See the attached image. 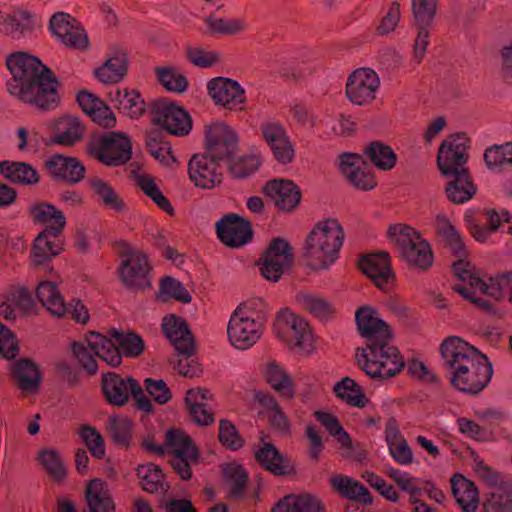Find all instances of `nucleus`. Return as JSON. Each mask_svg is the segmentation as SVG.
Masks as SVG:
<instances>
[{
	"instance_id": "obj_1",
	"label": "nucleus",
	"mask_w": 512,
	"mask_h": 512,
	"mask_svg": "<svg viewBox=\"0 0 512 512\" xmlns=\"http://www.w3.org/2000/svg\"><path fill=\"white\" fill-rule=\"evenodd\" d=\"M6 65L12 75V79L7 82V90L11 95L40 110H52L58 106V81L38 58L25 52H16L7 57Z\"/></svg>"
},
{
	"instance_id": "obj_2",
	"label": "nucleus",
	"mask_w": 512,
	"mask_h": 512,
	"mask_svg": "<svg viewBox=\"0 0 512 512\" xmlns=\"http://www.w3.org/2000/svg\"><path fill=\"white\" fill-rule=\"evenodd\" d=\"M439 352L450 385L458 391L477 395L491 381L493 368L487 356L461 337L445 338Z\"/></svg>"
},
{
	"instance_id": "obj_3",
	"label": "nucleus",
	"mask_w": 512,
	"mask_h": 512,
	"mask_svg": "<svg viewBox=\"0 0 512 512\" xmlns=\"http://www.w3.org/2000/svg\"><path fill=\"white\" fill-rule=\"evenodd\" d=\"M344 231L338 220L325 219L313 228L306 240L305 256L313 269L326 270L339 257Z\"/></svg>"
},
{
	"instance_id": "obj_4",
	"label": "nucleus",
	"mask_w": 512,
	"mask_h": 512,
	"mask_svg": "<svg viewBox=\"0 0 512 512\" xmlns=\"http://www.w3.org/2000/svg\"><path fill=\"white\" fill-rule=\"evenodd\" d=\"M392 339H382L362 349L361 369L373 379L380 381L397 376L405 367V361Z\"/></svg>"
},
{
	"instance_id": "obj_5",
	"label": "nucleus",
	"mask_w": 512,
	"mask_h": 512,
	"mask_svg": "<svg viewBox=\"0 0 512 512\" xmlns=\"http://www.w3.org/2000/svg\"><path fill=\"white\" fill-rule=\"evenodd\" d=\"M111 337L115 342L100 333L90 332L86 336V342L94 350L98 358L112 367H117L121 364L122 355L137 357L144 350V341L137 334H124L123 332L112 330Z\"/></svg>"
},
{
	"instance_id": "obj_6",
	"label": "nucleus",
	"mask_w": 512,
	"mask_h": 512,
	"mask_svg": "<svg viewBox=\"0 0 512 512\" xmlns=\"http://www.w3.org/2000/svg\"><path fill=\"white\" fill-rule=\"evenodd\" d=\"M147 450L157 455L165 453L171 456L170 463L182 480L192 478L191 464L198 461L199 452L191 438L181 430H169L165 435V447L152 442H145Z\"/></svg>"
},
{
	"instance_id": "obj_7",
	"label": "nucleus",
	"mask_w": 512,
	"mask_h": 512,
	"mask_svg": "<svg viewBox=\"0 0 512 512\" xmlns=\"http://www.w3.org/2000/svg\"><path fill=\"white\" fill-rule=\"evenodd\" d=\"M387 233L400 255L410 265L420 270L432 266L434 257L431 246L416 229L399 223L391 225Z\"/></svg>"
},
{
	"instance_id": "obj_8",
	"label": "nucleus",
	"mask_w": 512,
	"mask_h": 512,
	"mask_svg": "<svg viewBox=\"0 0 512 512\" xmlns=\"http://www.w3.org/2000/svg\"><path fill=\"white\" fill-rule=\"evenodd\" d=\"M102 390L108 403L114 406L125 405L131 395L138 409L147 413L153 411L150 399L133 378H123L114 372L107 373L102 379Z\"/></svg>"
},
{
	"instance_id": "obj_9",
	"label": "nucleus",
	"mask_w": 512,
	"mask_h": 512,
	"mask_svg": "<svg viewBox=\"0 0 512 512\" xmlns=\"http://www.w3.org/2000/svg\"><path fill=\"white\" fill-rule=\"evenodd\" d=\"M274 331L291 348L304 352L313 349V334L307 321L289 310L278 314Z\"/></svg>"
},
{
	"instance_id": "obj_10",
	"label": "nucleus",
	"mask_w": 512,
	"mask_h": 512,
	"mask_svg": "<svg viewBox=\"0 0 512 512\" xmlns=\"http://www.w3.org/2000/svg\"><path fill=\"white\" fill-rule=\"evenodd\" d=\"M151 117L155 125L173 136L184 137L192 130L190 114L184 108L165 99L152 102Z\"/></svg>"
},
{
	"instance_id": "obj_11",
	"label": "nucleus",
	"mask_w": 512,
	"mask_h": 512,
	"mask_svg": "<svg viewBox=\"0 0 512 512\" xmlns=\"http://www.w3.org/2000/svg\"><path fill=\"white\" fill-rule=\"evenodd\" d=\"M89 153L107 166H120L130 160L132 145L121 133L110 132L90 143Z\"/></svg>"
},
{
	"instance_id": "obj_12",
	"label": "nucleus",
	"mask_w": 512,
	"mask_h": 512,
	"mask_svg": "<svg viewBox=\"0 0 512 512\" xmlns=\"http://www.w3.org/2000/svg\"><path fill=\"white\" fill-rule=\"evenodd\" d=\"M205 151L220 163L230 161L238 151L237 134L225 123H213L205 130Z\"/></svg>"
},
{
	"instance_id": "obj_13",
	"label": "nucleus",
	"mask_w": 512,
	"mask_h": 512,
	"mask_svg": "<svg viewBox=\"0 0 512 512\" xmlns=\"http://www.w3.org/2000/svg\"><path fill=\"white\" fill-rule=\"evenodd\" d=\"M292 262V247L286 240L278 237L271 240L257 264L263 278L271 282H278Z\"/></svg>"
},
{
	"instance_id": "obj_14",
	"label": "nucleus",
	"mask_w": 512,
	"mask_h": 512,
	"mask_svg": "<svg viewBox=\"0 0 512 512\" xmlns=\"http://www.w3.org/2000/svg\"><path fill=\"white\" fill-rule=\"evenodd\" d=\"M263 324L249 315L243 308H237L228 322L227 334L230 343L239 350L253 346L262 334Z\"/></svg>"
},
{
	"instance_id": "obj_15",
	"label": "nucleus",
	"mask_w": 512,
	"mask_h": 512,
	"mask_svg": "<svg viewBox=\"0 0 512 512\" xmlns=\"http://www.w3.org/2000/svg\"><path fill=\"white\" fill-rule=\"evenodd\" d=\"M468 138L463 134L450 135L445 139L438 150L437 164L442 175L462 173L468 170Z\"/></svg>"
},
{
	"instance_id": "obj_16",
	"label": "nucleus",
	"mask_w": 512,
	"mask_h": 512,
	"mask_svg": "<svg viewBox=\"0 0 512 512\" xmlns=\"http://www.w3.org/2000/svg\"><path fill=\"white\" fill-rule=\"evenodd\" d=\"M187 169L190 181L200 189H214L223 181L221 163L204 152L194 154Z\"/></svg>"
},
{
	"instance_id": "obj_17",
	"label": "nucleus",
	"mask_w": 512,
	"mask_h": 512,
	"mask_svg": "<svg viewBox=\"0 0 512 512\" xmlns=\"http://www.w3.org/2000/svg\"><path fill=\"white\" fill-rule=\"evenodd\" d=\"M379 86L380 79L374 70L359 68L348 77L346 96L355 105H367L375 99Z\"/></svg>"
},
{
	"instance_id": "obj_18",
	"label": "nucleus",
	"mask_w": 512,
	"mask_h": 512,
	"mask_svg": "<svg viewBox=\"0 0 512 512\" xmlns=\"http://www.w3.org/2000/svg\"><path fill=\"white\" fill-rule=\"evenodd\" d=\"M216 233L220 241L230 248H239L250 242L253 231L248 220L230 213L216 223Z\"/></svg>"
},
{
	"instance_id": "obj_19",
	"label": "nucleus",
	"mask_w": 512,
	"mask_h": 512,
	"mask_svg": "<svg viewBox=\"0 0 512 512\" xmlns=\"http://www.w3.org/2000/svg\"><path fill=\"white\" fill-rule=\"evenodd\" d=\"M50 31L65 46L86 49L88 37L78 21L64 12L55 13L49 22Z\"/></svg>"
},
{
	"instance_id": "obj_20",
	"label": "nucleus",
	"mask_w": 512,
	"mask_h": 512,
	"mask_svg": "<svg viewBox=\"0 0 512 512\" xmlns=\"http://www.w3.org/2000/svg\"><path fill=\"white\" fill-rule=\"evenodd\" d=\"M262 138L269 146L274 158L281 164L291 163L295 157L294 147L284 126L267 121L260 125Z\"/></svg>"
},
{
	"instance_id": "obj_21",
	"label": "nucleus",
	"mask_w": 512,
	"mask_h": 512,
	"mask_svg": "<svg viewBox=\"0 0 512 512\" xmlns=\"http://www.w3.org/2000/svg\"><path fill=\"white\" fill-rule=\"evenodd\" d=\"M355 320L360 335L366 340V346L382 339H392L389 325L379 317L374 308L360 307L355 313Z\"/></svg>"
},
{
	"instance_id": "obj_22",
	"label": "nucleus",
	"mask_w": 512,
	"mask_h": 512,
	"mask_svg": "<svg viewBox=\"0 0 512 512\" xmlns=\"http://www.w3.org/2000/svg\"><path fill=\"white\" fill-rule=\"evenodd\" d=\"M339 169L357 189L372 190L377 185L374 174L366 169L365 162L359 154L344 153L340 155Z\"/></svg>"
},
{
	"instance_id": "obj_23",
	"label": "nucleus",
	"mask_w": 512,
	"mask_h": 512,
	"mask_svg": "<svg viewBox=\"0 0 512 512\" xmlns=\"http://www.w3.org/2000/svg\"><path fill=\"white\" fill-rule=\"evenodd\" d=\"M208 93L217 105L232 110L240 108L245 103V92L237 81L218 77L210 80L207 85Z\"/></svg>"
},
{
	"instance_id": "obj_24",
	"label": "nucleus",
	"mask_w": 512,
	"mask_h": 512,
	"mask_svg": "<svg viewBox=\"0 0 512 512\" xmlns=\"http://www.w3.org/2000/svg\"><path fill=\"white\" fill-rule=\"evenodd\" d=\"M150 265L145 254L139 251L130 252L119 268L120 278L128 287L145 288L150 285L148 275Z\"/></svg>"
},
{
	"instance_id": "obj_25",
	"label": "nucleus",
	"mask_w": 512,
	"mask_h": 512,
	"mask_svg": "<svg viewBox=\"0 0 512 512\" xmlns=\"http://www.w3.org/2000/svg\"><path fill=\"white\" fill-rule=\"evenodd\" d=\"M359 267L381 290H388L393 281L390 257L386 252H378L364 256Z\"/></svg>"
},
{
	"instance_id": "obj_26",
	"label": "nucleus",
	"mask_w": 512,
	"mask_h": 512,
	"mask_svg": "<svg viewBox=\"0 0 512 512\" xmlns=\"http://www.w3.org/2000/svg\"><path fill=\"white\" fill-rule=\"evenodd\" d=\"M161 326L177 353L195 352L194 337L186 320L172 314L163 318Z\"/></svg>"
},
{
	"instance_id": "obj_27",
	"label": "nucleus",
	"mask_w": 512,
	"mask_h": 512,
	"mask_svg": "<svg viewBox=\"0 0 512 512\" xmlns=\"http://www.w3.org/2000/svg\"><path fill=\"white\" fill-rule=\"evenodd\" d=\"M29 217L33 223L44 225L45 228L41 232L50 233L53 238H58L66 226L64 213L48 202H38L31 205L29 207Z\"/></svg>"
},
{
	"instance_id": "obj_28",
	"label": "nucleus",
	"mask_w": 512,
	"mask_h": 512,
	"mask_svg": "<svg viewBox=\"0 0 512 512\" xmlns=\"http://www.w3.org/2000/svg\"><path fill=\"white\" fill-rule=\"evenodd\" d=\"M263 192L283 211H292L300 203L301 192L291 180L273 179L266 183Z\"/></svg>"
},
{
	"instance_id": "obj_29",
	"label": "nucleus",
	"mask_w": 512,
	"mask_h": 512,
	"mask_svg": "<svg viewBox=\"0 0 512 512\" xmlns=\"http://www.w3.org/2000/svg\"><path fill=\"white\" fill-rule=\"evenodd\" d=\"M462 267L463 262L460 261L458 263H454L453 271L458 279L463 283H468L469 287L465 285H455L453 289L465 298L470 299L472 302L480 303L485 307H489V304L483 302L481 299L475 298L474 295L479 292L491 297V292H493L492 288L496 286L495 277L490 278L489 283H486L481 278L473 275L470 271L465 270Z\"/></svg>"
},
{
	"instance_id": "obj_30",
	"label": "nucleus",
	"mask_w": 512,
	"mask_h": 512,
	"mask_svg": "<svg viewBox=\"0 0 512 512\" xmlns=\"http://www.w3.org/2000/svg\"><path fill=\"white\" fill-rule=\"evenodd\" d=\"M45 167L54 179L69 184H76L85 176V167L74 157L52 155L45 161Z\"/></svg>"
},
{
	"instance_id": "obj_31",
	"label": "nucleus",
	"mask_w": 512,
	"mask_h": 512,
	"mask_svg": "<svg viewBox=\"0 0 512 512\" xmlns=\"http://www.w3.org/2000/svg\"><path fill=\"white\" fill-rule=\"evenodd\" d=\"M446 180L445 194L448 200L454 204H463L474 197L477 187L474 184L469 170L462 173L443 175Z\"/></svg>"
},
{
	"instance_id": "obj_32",
	"label": "nucleus",
	"mask_w": 512,
	"mask_h": 512,
	"mask_svg": "<svg viewBox=\"0 0 512 512\" xmlns=\"http://www.w3.org/2000/svg\"><path fill=\"white\" fill-rule=\"evenodd\" d=\"M486 225L481 226L471 213H466L464 216L465 224L470 231L471 235L479 242H484L491 233L495 232L502 222L512 225V216L509 211L503 210L498 214L494 210H488L485 213Z\"/></svg>"
},
{
	"instance_id": "obj_33",
	"label": "nucleus",
	"mask_w": 512,
	"mask_h": 512,
	"mask_svg": "<svg viewBox=\"0 0 512 512\" xmlns=\"http://www.w3.org/2000/svg\"><path fill=\"white\" fill-rule=\"evenodd\" d=\"M0 175L9 182L22 186H33L40 181L38 171L29 163L21 161H1Z\"/></svg>"
},
{
	"instance_id": "obj_34",
	"label": "nucleus",
	"mask_w": 512,
	"mask_h": 512,
	"mask_svg": "<svg viewBox=\"0 0 512 512\" xmlns=\"http://www.w3.org/2000/svg\"><path fill=\"white\" fill-rule=\"evenodd\" d=\"M84 132L85 127L77 117L63 116L54 123L53 136L50 143L67 147L73 146L83 138Z\"/></svg>"
},
{
	"instance_id": "obj_35",
	"label": "nucleus",
	"mask_w": 512,
	"mask_h": 512,
	"mask_svg": "<svg viewBox=\"0 0 512 512\" xmlns=\"http://www.w3.org/2000/svg\"><path fill=\"white\" fill-rule=\"evenodd\" d=\"M451 488L462 512H475L479 504V492L475 484L460 474L451 479Z\"/></svg>"
},
{
	"instance_id": "obj_36",
	"label": "nucleus",
	"mask_w": 512,
	"mask_h": 512,
	"mask_svg": "<svg viewBox=\"0 0 512 512\" xmlns=\"http://www.w3.org/2000/svg\"><path fill=\"white\" fill-rule=\"evenodd\" d=\"M264 376L270 387L281 397H295V383L289 373L277 362L269 361L264 370Z\"/></svg>"
},
{
	"instance_id": "obj_37",
	"label": "nucleus",
	"mask_w": 512,
	"mask_h": 512,
	"mask_svg": "<svg viewBox=\"0 0 512 512\" xmlns=\"http://www.w3.org/2000/svg\"><path fill=\"white\" fill-rule=\"evenodd\" d=\"M11 373L18 387L23 391H35L41 383L38 366L31 359H19L12 363Z\"/></svg>"
},
{
	"instance_id": "obj_38",
	"label": "nucleus",
	"mask_w": 512,
	"mask_h": 512,
	"mask_svg": "<svg viewBox=\"0 0 512 512\" xmlns=\"http://www.w3.org/2000/svg\"><path fill=\"white\" fill-rule=\"evenodd\" d=\"M50 233L40 232L33 241L31 249V263L34 266L43 265L58 256L62 251V244Z\"/></svg>"
},
{
	"instance_id": "obj_39",
	"label": "nucleus",
	"mask_w": 512,
	"mask_h": 512,
	"mask_svg": "<svg viewBox=\"0 0 512 512\" xmlns=\"http://www.w3.org/2000/svg\"><path fill=\"white\" fill-rule=\"evenodd\" d=\"M110 100L121 113L131 118L140 117L146 110L145 101L135 90L116 89L110 93Z\"/></svg>"
},
{
	"instance_id": "obj_40",
	"label": "nucleus",
	"mask_w": 512,
	"mask_h": 512,
	"mask_svg": "<svg viewBox=\"0 0 512 512\" xmlns=\"http://www.w3.org/2000/svg\"><path fill=\"white\" fill-rule=\"evenodd\" d=\"M86 500L91 512H114L115 510L107 484L99 478L92 479L87 485Z\"/></svg>"
},
{
	"instance_id": "obj_41",
	"label": "nucleus",
	"mask_w": 512,
	"mask_h": 512,
	"mask_svg": "<svg viewBox=\"0 0 512 512\" xmlns=\"http://www.w3.org/2000/svg\"><path fill=\"white\" fill-rule=\"evenodd\" d=\"M332 488L342 497L365 504L372 502L369 490L360 482L346 475H335L330 478Z\"/></svg>"
},
{
	"instance_id": "obj_42",
	"label": "nucleus",
	"mask_w": 512,
	"mask_h": 512,
	"mask_svg": "<svg viewBox=\"0 0 512 512\" xmlns=\"http://www.w3.org/2000/svg\"><path fill=\"white\" fill-rule=\"evenodd\" d=\"M321 502L310 494H289L279 500L271 512H320Z\"/></svg>"
},
{
	"instance_id": "obj_43",
	"label": "nucleus",
	"mask_w": 512,
	"mask_h": 512,
	"mask_svg": "<svg viewBox=\"0 0 512 512\" xmlns=\"http://www.w3.org/2000/svg\"><path fill=\"white\" fill-rule=\"evenodd\" d=\"M256 460L266 470L275 475H287L293 467L285 459L273 444L265 443L256 453Z\"/></svg>"
},
{
	"instance_id": "obj_44",
	"label": "nucleus",
	"mask_w": 512,
	"mask_h": 512,
	"mask_svg": "<svg viewBox=\"0 0 512 512\" xmlns=\"http://www.w3.org/2000/svg\"><path fill=\"white\" fill-rule=\"evenodd\" d=\"M333 391L337 398L351 407L364 408L369 403L362 387L350 377L336 382Z\"/></svg>"
},
{
	"instance_id": "obj_45",
	"label": "nucleus",
	"mask_w": 512,
	"mask_h": 512,
	"mask_svg": "<svg viewBox=\"0 0 512 512\" xmlns=\"http://www.w3.org/2000/svg\"><path fill=\"white\" fill-rule=\"evenodd\" d=\"M87 184L106 208L115 212H124L127 209L123 199L108 182L95 176L89 178Z\"/></svg>"
},
{
	"instance_id": "obj_46",
	"label": "nucleus",
	"mask_w": 512,
	"mask_h": 512,
	"mask_svg": "<svg viewBox=\"0 0 512 512\" xmlns=\"http://www.w3.org/2000/svg\"><path fill=\"white\" fill-rule=\"evenodd\" d=\"M36 296L41 304L53 315L61 317L66 314L67 305L57 286L53 282L42 281L36 288Z\"/></svg>"
},
{
	"instance_id": "obj_47",
	"label": "nucleus",
	"mask_w": 512,
	"mask_h": 512,
	"mask_svg": "<svg viewBox=\"0 0 512 512\" xmlns=\"http://www.w3.org/2000/svg\"><path fill=\"white\" fill-rule=\"evenodd\" d=\"M143 490L149 493L167 492L169 485L164 481V474L154 463L139 465L136 469Z\"/></svg>"
},
{
	"instance_id": "obj_48",
	"label": "nucleus",
	"mask_w": 512,
	"mask_h": 512,
	"mask_svg": "<svg viewBox=\"0 0 512 512\" xmlns=\"http://www.w3.org/2000/svg\"><path fill=\"white\" fill-rule=\"evenodd\" d=\"M127 73V58L124 53H118L109 59L98 69L95 75L100 82L113 84L121 81Z\"/></svg>"
},
{
	"instance_id": "obj_49",
	"label": "nucleus",
	"mask_w": 512,
	"mask_h": 512,
	"mask_svg": "<svg viewBox=\"0 0 512 512\" xmlns=\"http://www.w3.org/2000/svg\"><path fill=\"white\" fill-rule=\"evenodd\" d=\"M31 17L25 12L0 14V32L13 38H19L32 30Z\"/></svg>"
},
{
	"instance_id": "obj_50",
	"label": "nucleus",
	"mask_w": 512,
	"mask_h": 512,
	"mask_svg": "<svg viewBox=\"0 0 512 512\" xmlns=\"http://www.w3.org/2000/svg\"><path fill=\"white\" fill-rule=\"evenodd\" d=\"M314 417L342 448L347 451L352 449V439L335 415L318 410L314 412Z\"/></svg>"
},
{
	"instance_id": "obj_51",
	"label": "nucleus",
	"mask_w": 512,
	"mask_h": 512,
	"mask_svg": "<svg viewBox=\"0 0 512 512\" xmlns=\"http://www.w3.org/2000/svg\"><path fill=\"white\" fill-rule=\"evenodd\" d=\"M364 154L380 170L389 171L396 165L397 156L393 149L381 142H372L364 150Z\"/></svg>"
},
{
	"instance_id": "obj_52",
	"label": "nucleus",
	"mask_w": 512,
	"mask_h": 512,
	"mask_svg": "<svg viewBox=\"0 0 512 512\" xmlns=\"http://www.w3.org/2000/svg\"><path fill=\"white\" fill-rule=\"evenodd\" d=\"M137 185L160 209L172 214L174 209L170 201L161 192L155 180L149 175H139L136 178Z\"/></svg>"
},
{
	"instance_id": "obj_53",
	"label": "nucleus",
	"mask_w": 512,
	"mask_h": 512,
	"mask_svg": "<svg viewBox=\"0 0 512 512\" xmlns=\"http://www.w3.org/2000/svg\"><path fill=\"white\" fill-rule=\"evenodd\" d=\"M156 74L159 82L168 90L183 93L187 90L188 80L186 76L174 67H158Z\"/></svg>"
},
{
	"instance_id": "obj_54",
	"label": "nucleus",
	"mask_w": 512,
	"mask_h": 512,
	"mask_svg": "<svg viewBox=\"0 0 512 512\" xmlns=\"http://www.w3.org/2000/svg\"><path fill=\"white\" fill-rule=\"evenodd\" d=\"M38 459L49 477L55 482H62L66 477V469L61 456L56 450L44 449L39 453Z\"/></svg>"
},
{
	"instance_id": "obj_55",
	"label": "nucleus",
	"mask_w": 512,
	"mask_h": 512,
	"mask_svg": "<svg viewBox=\"0 0 512 512\" xmlns=\"http://www.w3.org/2000/svg\"><path fill=\"white\" fill-rule=\"evenodd\" d=\"M223 474L229 485V497H241L245 491L248 478L245 469L236 464H229L224 468Z\"/></svg>"
},
{
	"instance_id": "obj_56",
	"label": "nucleus",
	"mask_w": 512,
	"mask_h": 512,
	"mask_svg": "<svg viewBox=\"0 0 512 512\" xmlns=\"http://www.w3.org/2000/svg\"><path fill=\"white\" fill-rule=\"evenodd\" d=\"M483 512H512V492L498 488L482 502Z\"/></svg>"
},
{
	"instance_id": "obj_57",
	"label": "nucleus",
	"mask_w": 512,
	"mask_h": 512,
	"mask_svg": "<svg viewBox=\"0 0 512 512\" xmlns=\"http://www.w3.org/2000/svg\"><path fill=\"white\" fill-rule=\"evenodd\" d=\"M229 172L235 178H246L255 173L261 164L256 155H243L237 159L232 158L226 162Z\"/></svg>"
},
{
	"instance_id": "obj_58",
	"label": "nucleus",
	"mask_w": 512,
	"mask_h": 512,
	"mask_svg": "<svg viewBox=\"0 0 512 512\" xmlns=\"http://www.w3.org/2000/svg\"><path fill=\"white\" fill-rule=\"evenodd\" d=\"M436 229L455 255L461 256L464 254V246L461 237L447 218L438 217L436 220Z\"/></svg>"
},
{
	"instance_id": "obj_59",
	"label": "nucleus",
	"mask_w": 512,
	"mask_h": 512,
	"mask_svg": "<svg viewBox=\"0 0 512 512\" xmlns=\"http://www.w3.org/2000/svg\"><path fill=\"white\" fill-rule=\"evenodd\" d=\"M160 294L163 300L173 298L183 303H189L192 300L190 293L183 284L170 276H165L161 280Z\"/></svg>"
},
{
	"instance_id": "obj_60",
	"label": "nucleus",
	"mask_w": 512,
	"mask_h": 512,
	"mask_svg": "<svg viewBox=\"0 0 512 512\" xmlns=\"http://www.w3.org/2000/svg\"><path fill=\"white\" fill-rule=\"evenodd\" d=\"M79 435L93 457L102 459L105 456L104 439L96 428L83 425L79 430Z\"/></svg>"
},
{
	"instance_id": "obj_61",
	"label": "nucleus",
	"mask_w": 512,
	"mask_h": 512,
	"mask_svg": "<svg viewBox=\"0 0 512 512\" xmlns=\"http://www.w3.org/2000/svg\"><path fill=\"white\" fill-rule=\"evenodd\" d=\"M484 160L488 167H501L512 165V143L488 148L484 153Z\"/></svg>"
},
{
	"instance_id": "obj_62",
	"label": "nucleus",
	"mask_w": 512,
	"mask_h": 512,
	"mask_svg": "<svg viewBox=\"0 0 512 512\" xmlns=\"http://www.w3.org/2000/svg\"><path fill=\"white\" fill-rule=\"evenodd\" d=\"M109 431L116 444L127 446L132 437V422L127 418L110 417Z\"/></svg>"
},
{
	"instance_id": "obj_63",
	"label": "nucleus",
	"mask_w": 512,
	"mask_h": 512,
	"mask_svg": "<svg viewBox=\"0 0 512 512\" xmlns=\"http://www.w3.org/2000/svg\"><path fill=\"white\" fill-rule=\"evenodd\" d=\"M298 301L305 310L317 318L326 319L334 313L331 304L324 299L304 294L298 297Z\"/></svg>"
},
{
	"instance_id": "obj_64",
	"label": "nucleus",
	"mask_w": 512,
	"mask_h": 512,
	"mask_svg": "<svg viewBox=\"0 0 512 512\" xmlns=\"http://www.w3.org/2000/svg\"><path fill=\"white\" fill-rule=\"evenodd\" d=\"M89 349L81 342H73L71 344V351L77 359L81 367L89 374L94 375L98 371V364L95 359L97 356L94 350L88 345Z\"/></svg>"
}]
</instances>
